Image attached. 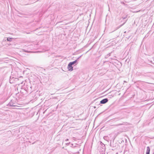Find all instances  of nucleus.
I'll return each instance as SVG.
<instances>
[{
	"mask_svg": "<svg viewBox=\"0 0 154 154\" xmlns=\"http://www.w3.org/2000/svg\"><path fill=\"white\" fill-rule=\"evenodd\" d=\"M118 120L117 118L108 121L107 122L108 123H109L111 122H115L117 121Z\"/></svg>",
	"mask_w": 154,
	"mask_h": 154,
	"instance_id": "0eeeda50",
	"label": "nucleus"
},
{
	"mask_svg": "<svg viewBox=\"0 0 154 154\" xmlns=\"http://www.w3.org/2000/svg\"><path fill=\"white\" fill-rule=\"evenodd\" d=\"M70 63L72 64V65H74L76 63V64H77V60H75L73 62H70Z\"/></svg>",
	"mask_w": 154,
	"mask_h": 154,
	"instance_id": "1a4fd4ad",
	"label": "nucleus"
},
{
	"mask_svg": "<svg viewBox=\"0 0 154 154\" xmlns=\"http://www.w3.org/2000/svg\"><path fill=\"white\" fill-rule=\"evenodd\" d=\"M108 101V100L107 98H105L103 99L100 101V103L101 104H105L107 103Z\"/></svg>",
	"mask_w": 154,
	"mask_h": 154,
	"instance_id": "39448f33",
	"label": "nucleus"
},
{
	"mask_svg": "<svg viewBox=\"0 0 154 154\" xmlns=\"http://www.w3.org/2000/svg\"><path fill=\"white\" fill-rule=\"evenodd\" d=\"M17 103L15 100H12L7 105L8 106H16Z\"/></svg>",
	"mask_w": 154,
	"mask_h": 154,
	"instance_id": "f03ea898",
	"label": "nucleus"
},
{
	"mask_svg": "<svg viewBox=\"0 0 154 154\" xmlns=\"http://www.w3.org/2000/svg\"><path fill=\"white\" fill-rule=\"evenodd\" d=\"M110 56V54H108L106 56H105V58H106L108 57L109 56Z\"/></svg>",
	"mask_w": 154,
	"mask_h": 154,
	"instance_id": "4468645a",
	"label": "nucleus"
},
{
	"mask_svg": "<svg viewBox=\"0 0 154 154\" xmlns=\"http://www.w3.org/2000/svg\"><path fill=\"white\" fill-rule=\"evenodd\" d=\"M73 145V144L72 143L71 145V147H72V146Z\"/></svg>",
	"mask_w": 154,
	"mask_h": 154,
	"instance_id": "a211bd4d",
	"label": "nucleus"
},
{
	"mask_svg": "<svg viewBox=\"0 0 154 154\" xmlns=\"http://www.w3.org/2000/svg\"><path fill=\"white\" fill-rule=\"evenodd\" d=\"M15 78L14 77L11 76L9 79V82L10 83H14V82L15 81Z\"/></svg>",
	"mask_w": 154,
	"mask_h": 154,
	"instance_id": "20e7f679",
	"label": "nucleus"
},
{
	"mask_svg": "<svg viewBox=\"0 0 154 154\" xmlns=\"http://www.w3.org/2000/svg\"><path fill=\"white\" fill-rule=\"evenodd\" d=\"M70 143V142H69V143H66V145L67 146H68L69 145V144Z\"/></svg>",
	"mask_w": 154,
	"mask_h": 154,
	"instance_id": "dca6fc26",
	"label": "nucleus"
},
{
	"mask_svg": "<svg viewBox=\"0 0 154 154\" xmlns=\"http://www.w3.org/2000/svg\"><path fill=\"white\" fill-rule=\"evenodd\" d=\"M69 140V139H66L65 140L66 141H67Z\"/></svg>",
	"mask_w": 154,
	"mask_h": 154,
	"instance_id": "f3484780",
	"label": "nucleus"
},
{
	"mask_svg": "<svg viewBox=\"0 0 154 154\" xmlns=\"http://www.w3.org/2000/svg\"><path fill=\"white\" fill-rule=\"evenodd\" d=\"M72 65L70 63H69L68 65V69L69 71H72L73 70V67L72 66Z\"/></svg>",
	"mask_w": 154,
	"mask_h": 154,
	"instance_id": "7ed1b4c3",
	"label": "nucleus"
},
{
	"mask_svg": "<svg viewBox=\"0 0 154 154\" xmlns=\"http://www.w3.org/2000/svg\"><path fill=\"white\" fill-rule=\"evenodd\" d=\"M124 23H124L123 24H122V25H121V26H122V25L124 24Z\"/></svg>",
	"mask_w": 154,
	"mask_h": 154,
	"instance_id": "6ab92c4d",
	"label": "nucleus"
},
{
	"mask_svg": "<svg viewBox=\"0 0 154 154\" xmlns=\"http://www.w3.org/2000/svg\"><path fill=\"white\" fill-rule=\"evenodd\" d=\"M110 146H111V147H113L114 146L113 145H112V143H111V141L110 142Z\"/></svg>",
	"mask_w": 154,
	"mask_h": 154,
	"instance_id": "2eb2a0df",
	"label": "nucleus"
},
{
	"mask_svg": "<svg viewBox=\"0 0 154 154\" xmlns=\"http://www.w3.org/2000/svg\"><path fill=\"white\" fill-rule=\"evenodd\" d=\"M75 137H73V140H75V139H75Z\"/></svg>",
	"mask_w": 154,
	"mask_h": 154,
	"instance_id": "aec40b11",
	"label": "nucleus"
},
{
	"mask_svg": "<svg viewBox=\"0 0 154 154\" xmlns=\"http://www.w3.org/2000/svg\"><path fill=\"white\" fill-rule=\"evenodd\" d=\"M100 147L102 148V151H103L105 150V145L101 141H100Z\"/></svg>",
	"mask_w": 154,
	"mask_h": 154,
	"instance_id": "423d86ee",
	"label": "nucleus"
},
{
	"mask_svg": "<svg viewBox=\"0 0 154 154\" xmlns=\"http://www.w3.org/2000/svg\"><path fill=\"white\" fill-rule=\"evenodd\" d=\"M116 154H118V152H117V153H116Z\"/></svg>",
	"mask_w": 154,
	"mask_h": 154,
	"instance_id": "412c9836",
	"label": "nucleus"
},
{
	"mask_svg": "<svg viewBox=\"0 0 154 154\" xmlns=\"http://www.w3.org/2000/svg\"><path fill=\"white\" fill-rule=\"evenodd\" d=\"M82 55H81V56H80V57H78L76 60H77V62L79 60V59L82 56Z\"/></svg>",
	"mask_w": 154,
	"mask_h": 154,
	"instance_id": "f8f14e48",
	"label": "nucleus"
},
{
	"mask_svg": "<svg viewBox=\"0 0 154 154\" xmlns=\"http://www.w3.org/2000/svg\"><path fill=\"white\" fill-rule=\"evenodd\" d=\"M122 125V124H119L118 125H111L110 126H118L121 125Z\"/></svg>",
	"mask_w": 154,
	"mask_h": 154,
	"instance_id": "9b49d317",
	"label": "nucleus"
},
{
	"mask_svg": "<svg viewBox=\"0 0 154 154\" xmlns=\"http://www.w3.org/2000/svg\"><path fill=\"white\" fill-rule=\"evenodd\" d=\"M150 149L149 146L147 147V149L146 152V154H149L150 153Z\"/></svg>",
	"mask_w": 154,
	"mask_h": 154,
	"instance_id": "6e6552de",
	"label": "nucleus"
},
{
	"mask_svg": "<svg viewBox=\"0 0 154 154\" xmlns=\"http://www.w3.org/2000/svg\"><path fill=\"white\" fill-rule=\"evenodd\" d=\"M127 17V15H125L124 16H123L122 17V18L123 19H126V18Z\"/></svg>",
	"mask_w": 154,
	"mask_h": 154,
	"instance_id": "ddd939ff",
	"label": "nucleus"
},
{
	"mask_svg": "<svg viewBox=\"0 0 154 154\" xmlns=\"http://www.w3.org/2000/svg\"><path fill=\"white\" fill-rule=\"evenodd\" d=\"M24 90L27 93H31L32 92V86L29 84L26 85L24 87Z\"/></svg>",
	"mask_w": 154,
	"mask_h": 154,
	"instance_id": "f257e3e1",
	"label": "nucleus"
},
{
	"mask_svg": "<svg viewBox=\"0 0 154 154\" xmlns=\"http://www.w3.org/2000/svg\"><path fill=\"white\" fill-rule=\"evenodd\" d=\"M12 38H11L8 37L7 38V40L8 41L11 42L12 41Z\"/></svg>",
	"mask_w": 154,
	"mask_h": 154,
	"instance_id": "9d476101",
	"label": "nucleus"
}]
</instances>
